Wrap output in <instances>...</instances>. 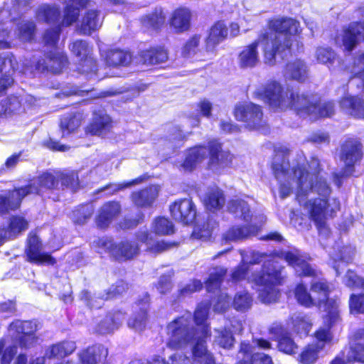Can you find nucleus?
<instances>
[{"mask_svg": "<svg viewBox=\"0 0 364 364\" xmlns=\"http://www.w3.org/2000/svg\"><path fill=\"white\" fill-rule=\"evenodd\" d=\"M309 167L311 172L300 165L290 170L289 161L279 155L275 156L272 164L274 176L280 183L281 197L289 196L292 192V184L295 183L296 200L320 229L325 226L328 213L332 215L340 209V203L335 198L328 203L331 189L321 173L319 160L312 158Z\"/></svg>", "mask_w": 364, "mask_h": 364, "instance_id": "1", "label": "nucleus"}, {"mask_svg": "<svg viewBox=\"0 0 364 364\" xmlns=\"http://www.w3.org/2000/svg\"><path fill=\"white\" fill-rule=\"evenodd\" d=\"M299 23L292 18L275 19L270 22L269 31L262 33L257 39L243 47L237 56V63L240 68L247 69L256 67L259 63L258 46H262L264 63L274 65L277 56L284 58L296 42V50L299 51L302 44L296 40Z\"/></svg>", "mask_w": 364, "mask_h": 364, "instance_id": "2", "label": "nucleus"}, {"mask_svg": "<svg viewBox=\"0 0 364 364\" xmlns=\"http://www.w3.org/2000/svg\"><path fill=\"white\" fill-rule=\"evenodd\" d=\"M208 311V303H201L198 306L194 314V321L198 326L197 329L193 326V317L191 312H186L168 323L167 331L169 341L167 346L177 350L194 341L205 343L204 339L210 336L209 327L206 324Z\"/></svg>", "mask_w": 364, "mask_h": 364, "instance_id": "3", "label": "nucleus"}, {"mask_svg": "<svg viewBox=\"0 0 364 364\" xmlns=\"http://www.w3.org/2000/svg\"><path fill=\"white\" fill-rule=\"evenodd\" d=\"M250 259L247 257V264H256L263 262L261 272L252 276V281L255 282L258 289V298L264 304L276 301L279 295L277 285L282 284L284 279L282 267L273 255H267L259 252H252Z\"/></svg>", "mask_w": 364, "mask_h": 364, "instance_id": "4", "label": "nucleus"}, {"mask_svg": "<svg viewBox=\"0 0 364 364\" xmlns=\"http://www.w3.org/2000/svg\"><path fill=\"white\" fill-rule=\"evenodd\" d=\"M58 171L44 172L25 187L15 188L0 194V214H6L20 207L24 197L29 194H41L42 189L58 187Z\"/></svg>", "mask_w": 364, "mask_h": 364, "instance_id": "5", "label": "nucleus"}, {"mask_svg": "<svg viewBox=\"0 0 364 364\" xmlns=\"http://www.w3.org/2000/svg\"><path fill=\"white\" fill-rule=\"evenodd\" d=\"M209 152V166L211 169L218 171L228 166L232 162V156L228 151L222 149L221 144L216 141H210L208 148L198 146L188 150L182 166L186 171L192 170L197 164L206 158Z\"/></svg>", "mask_w": 364, "mask_h": 364, "instance_id": "6", "label": "nucleus"}, {"mask_svg": "<svg viewBox=\"0 0 364 364\" xmlns=\"http://www.w3.org/2000/svg\"><path fill=\"white\" fill-rule=\"evenodd\" d=\"M289 107L301 117L309 116L311 119L331 117L334 113V105L331 102H321L316 95H308L291 90Z\"/></svg>", "mask_w": 364, "mask_h": 364, "instance_id": "7", "label": "nucleus"}, {"mask_svg": "<svg viewBox=\"0 0 364 364\" xmlns=\"http://www.w3.org/2000/svg\"><path fill=\"white\" fill-rule=\"evenodd\" d=\"M311 291L314 294L316 305L321 311L326 312V319L331 324L336 323L339 320V311L338 301L329 299V287L323 279L314 278L311 284Z\"/></svg>", "mask_w": 364, "mask_h": 364, "instance_id": "8", "label": "nucleus"}, {"mask_svg": "<svg viewBox=\"0 0 364 364\" xmlns=\"http://www.w3.org/2000/svg\"><path fill=\"white\" fill-rule=\"evenodd\" d=\"M285 91L282 85L277 81H271L258 86L254 92V96L267 103L272 108L286 109L289 107V93Z\"/></svg>", "mask_w": 364, "mask_h": 364, "instance_id": "9", "label": "nucleus"}, {"mask_svg": "<svg viewBox=\"0 0 364 364\" xmlns=\"http://www.w3.org/2000/svg\"><path fill=\"white\" fill-rule=\"evenodd\" d=\"M234 114L237 120L244 122L250 129H258L264 124L260 106L251 102L237 105Z\"/></svg>", "mask_w": 364, "mask_h": 364, "instance_id": "10", "label": "nucleus"}, {"mask_svg": "<svg viewBox=\"0 0 364 364\" xmlns=\"http://www.w3.org/2000/svg\"><path fill=\"white\" fill-rule=\"evenodd\" d=\"M101 245L105 247L116 259L128 260L137 255L139 247L136 242L124 240L116 244L110 239H101Z\"/></svg>", "mask_w": 364, "mask_h": 364, "instance_id": "11", "label": "nucleus"}, {"mask_svg": "<svg viewBox=\"0 0 364 364\" xmlns=\"http://www.w3.org/2000/svg\"><path fill=\"white\" fill-rule=\"evenodd\" d=\"M128 289V284L123 280H119L112 285L104 294L92 295L90 291L83 290L80 294V299L91 308H100L102 301L112 299L118 295L122 294Z\"/></svg>", "mask_w": 364, "mask_h": 364, "instance_id": "12", "label": "nucleus"}, {"mask_svg": "<svg viewBox=\"0 0 364 364\" xmlns=\"http://www.w3.org/2000/svg\"><path fill=\"white\" fill-rule=\"evenodd\" d=\"M36 330L37 324L30 321L16 320L9 326V331L16 333V337L18 340L20 346L24 348H30L36 341V337L34 335Z\"/></svg>", "mask_w": 364, "mask_h": 364, "instance_id": "13", "label": "nucleus"}, {"mask_svg": "<svg viewBox=\"0 0 364 364\" xmlns=\"http://www.w3.org/2000/svg\"><path fill=\"white\" fill-rule=\"evenodd\" d=\"M72 53L78 58L80 63V72L91 73L97 71L96 61L91 54V49L85 41H76L70 45Z\"/></svg>", "mask_w": 364, "mask_h": 364, "instance_id": "14", "label": "nucleus"}, {"mask_svg": "<svg viewBox=\"0 0 364 364\" xmlns=\"http://www.w3.org/2000/svg\"><path fill=\"white\" fill-rule=\"evenodd\" d=\"M360 39L364 40V22L351 23L336 38V43L348 51H351Z\"/></svg>", "mask_w": 364, "mask_h": 364, "instance_id": "15", "label": "nucleus"}, {"mask_svg": "<svg viewBox=\"0 0 364 364\" xmlns=\"http://www.w3.org/2000/svg\"><path fill=\"white\" fill-rule=\"evenodd\" d=\"M274 254L277 257L284 259L289 265L292 266L299 276L315 277V270L307 263L305 258L300 255L299 250L282 251Z\"/></svg>", "mask_w": 364, "mask_h": 364, "instance_id": "16", "label": "nucleus"}, {"mask_svg": "<svg viewBox=\"0 0 364 364\" xmlns=\"http://www.w3.org/2000/svg\"><path fill=\"white\" fill-rule=\"evenodd\" d=\"M170 211L176 220L186 225L192 223L196 215L194 204L187 198L176 201L170 206Z\"/></svg>", "mask_w": 364, "mask_h": 364, "instance_id": "17", "label": "nucleus"}, {"mask_svg": "<svg viewBox=\"0 0 364 364\" xmlns=\"http://www.w3.org/2000/svg\"><path fill=\"white\" fill-rule=\"evenodd\" d=\"M41 243L36 235H30L26 250L27 260L38 264H54L55 259L49 254L41 253Z\"/></svg>", "mask_w": 364, "mask_h": 364, "instance_id": "18", "label": "nucleus"}, {"mask_svg": "<svg viewBox=\"0 0 364 364\" xmlns=\"http://www.w3.org/2000/svg\"><path fill=\"white\" fill-rule=\"evenodd\" d=\"M362 144L357 139H348L342 146L341 159L348 167L353 166L363 156Z\"/></svg>", "mask_w": 364, "mask_h": 364, "instance_id": "19", "label": "nucleus"}, {"mask_svg": "<svg viewBox=\"0 0 364 364\" xmlns=\"http://www.w3.org/2000/svg\"><path fill=\"white\" fill-rule=\"evenodd\" d=\"M112 127V120L104 109L95 110L92 122L87 127V132L92 135L103 136Z\"/></svg>", "mask_w": 364, "mask_h": 364, "instance_id": "20", "label": "nucleus"}, {"mask_svg": "<svg viewBox=\"0 0 364 364\" xmlns=\"http://www.w3.org/2000/svg\"><path fill=\"white\" fill-rule=\"evenodd\" d=\"M121 207L119 203L111 201L104 204L99 210L96 224L100 228H107L112 221L119 214Z\"/></svg>", "mask_w": 364, "mask_h": 364, "instance_id": "21", "label": "nucleus"}, {"mask_svg": "<svg viewBox=\"0 0 364 364\" xmlns=\"http://www.w3.org/2000/svg\"><path fill=\"white\" fill-rule=\"evenodd\" d=\"M9 32L6 29L0 30V48H8L10 47V43L6 41ZM16 60L11 53H6L4 55L0 56V72L1 74H10L11 75L14 71Z\"/></svg>", "mask_w": 364, "mask_h": 364, "instance_id": "22", "label": "nucleus"}, {"mask_svg": "<svg viewBox=\"0 0 364 364\" xmlns=\"http://www.w3.org/2000/svg\"><path fill=\"white\" fill-rule=\"evenodd\" d=\"M149 303L148 295L139 301L137 306L139 307V311L134 313L128 320L127 324L130 328L136 331H143L146 325L147 321V309Z\"/></svg>", "mask_w": 364, "mask_h": 364, "instance_id": "23", "label": "nucleus"}, {"mask_svg": "<svg viewBox=\"0 0 364 364\" xmlns=\"http://www.w3.org/2000/svg\"><path fill=\"white\" fill-rule=\"evenodd\" d=\"M191 13L187 8H178L171 16L170 26L176 32L182 33L189 29Z\"/></svg>", "mask_w": 364, "mask_h": 364, "instance_id": "24", "label": "nucleus"}, {"mask_svg": "<svg viewBox=\"0 0 364 364\" xmlns=\"http://www.w3.org/2000/svg\"><path fill=\"white\" fill-rule=\"evenodd\" d=\"M68 58L63 53H50L47 58V61L43 60V63L38 61L36 65L38 70H50L58 73L67 65Z\"/></svg>", "mask_w": 364, "mask_h": 364, "instance_id": "25", "label": "nucleus"}, {"mask_svg": "<svg viewBox=\"0 0 364 364\" xmlns=\"http://www.w3.org/2000/svg\"><path fill=\"white\" fill-rule=\"evenodd\" d=\"M231 326L233 328L232 331L228 329L227 327L215 330L214 342L223 348H230L235 342L232 333L242 331L241 323L238 321H232Z\"/></svg>", "mask_w": 364, "mask_h": 364, "instance_id": "26", "label": "nucleus"}, {"mask_svg": "<svg viewBox=\"0 0 364 364\" xmlns=\"http://www.w3.org/2000/svg\"><path fill=\"white\" fill-rule=\"evenodd\" d=\"M341 109L355 118L364 117V102L358 97L348 96L340 102Z\"/></svg>", "mask_w": 364, "mask_h": 364, "instance_id": "27", "label": "nucleus"}, {"mask_svg": "<svg viewBox=\"0 0 364 364\" xmlns=\"http://www.w3.org/2000/svg\"><path fill=\"white\" fill-rule=\"evenodd\" d=\"M228 36V28L221 21L214 24L210 30L209 35L205 41L206 50L213 52L215 47L223 42Z\"/></svg>", "mask_w": 364, "mask_h": 364, "instance_id": "28", "label": "nucleus"}, {"mask_svg": "<svg viewBox=\"0 0 364 364\" xmlns=\"http://www.w3.org/2000/svg\"><path fill=\"white\" fill-rule=\"evenodd\" d=\"M28 221L21 216H13L10 218L8 230H0V245L6 238H14L28 228Z\"/></svg>", "mask_w": 364, "mask_h": 364, "instance_id": "29", "label": "nucleus"}, {"mask_svg": "<svg viewBox=\"0 0 364 364\" xmlns=\"http://www.w3.org/2000/svg\"><path fill=\"white\" fill-rule=\"evenodd\" d=\"M82 364H99L107 356V350L102 345L87 348L79 354Z\"/></svg>", "mask_w": 364, "mask_h": 364, "instance_id": "30", "label": "nucleus"}, {"mask_svg": "<svg viewBox=\"0 0 364 364\" xmlns=\"http://www.w3.org/2000/svg\"><path fill=\"white\" fill-rule=\"evenodd\" d=\"M159 186H151L132 195V201L137 206L145 207L150 205L159 194Z\"/></svg>", "mask_w": 364, "mask_h": 364, "instance_id": "31", "label": "nucleus"}, {"mask_svg": "<svg viewBox=\"0 0 364 364\" xmlns=\"http://www.w3.org/2000/svg\"><path fill=\"white\" fill-rule=\"evenodd\" d=\"M82 114L80 112L69 113L63 115L60 119V129L63 136L75 132L81 125Z\"/></svg>", "mask_w": 364, "mask_h": 364, "instance_id": "32", "label": "nucleus"}, {"mask_svg": "<svg viewBox=\"0 0 364 364\" xmlns=\"http://www.w3.org/2000/svg\"><path fill=\"white\" fill-rule=\"evenodd\" d=\"M257 226L248 225L242 227L233 226L230 228L224 235L225 241H237L247 238L257 231Z\"/></svg>", "mask_w": 364, "mask_h": 364, "instance_id": "33", "label": "nucleus"}, {"mask_svg": "<svg viewBox=\"0 0 364 364\" xmlns=\"http://www.w3.org/2000/svg\"><path fill=\"white\" fill-rule=\"evenodd\" d=\"M206 208L210 210L221 209L225 203L223 192L218 187L209 188L203 198Z\"/></svg>", "mask_w": 364, "mask_h": 364, "instance_id": "34", "label": "nucleus"}, {"mask_svg": "<svg viewBox=\"0 0 364 364\" xmlns=\"http://www.w3.org/2000/svg\"><path fill=\"white\" fill-rule=\"evenodd\" d=\"M124 315L121 311L108 314L97 326V331L100 333H109L117 329L122 323Z\"/></svg>", "mask_w": 364, "mask_h": 364, "instance_id": "35", "label": "nucleus"}, {"mask_svg": "<svg viewBox=\"0 0 364 364\" xmlns=\"http://www.w3.org/2000/svg\"><path fill=\"white\" fill-rule=\"evenodd\" d=\"M285 76L287 78L299 82L304 81L308 77V69L306 63L301 60L289 63L286 68Z\"/></svg>", "mask_w": 364, "mask_h": 364, "instance_id": "36", "label": "nucleus"}, {"mask_svg": "<svg viewBox=\"0 0 364 364\" xmlns=\"http://www.w3.org/2000/svg\"><path fill=\"white\" fill-rule=\"evenodd\" d=\"M101 25L100 12L97 10H89L82 18L80 32L83 34H90L98 29Z\"/></svg>", "mask_w": 364, "mask_h": 364, "instance_id": "37", "label": "nucleus"}, {"mask_svg": "<svg viewBox=\"0 0 364 364\" xmlns=\"http://www.w3.org/2000/svg\"><path fill=\"white\" fill-rule=\"evenodd\" d=\"M65 1L67 2V6L65 11V16L63 21V24L65 26H70L77 19L80 9L87 5V0Z\"/></svg>", "mask_w": 364, "mask_h": 364, "instance_id": "38", "label": "nucleus"}, {"mask_svg": "<svg viewBox=\"0 0 364 364\" xmlns=\"http://www.w3.org/2000/svg\"><path fill=\"white\" fill-rule=\"evenodd\" d=\"M60 9L55 5L43 4L36 11V18L40 21L55 23L59 20Z\"/></svg>", "mask_w": 364, "mask_h": 364, "instance_id": "39", "label": "nucleus"}, {"mask_svg": "<svg viewBox=\"0 0 364 364\" xmlns=\"http://www.w3.org/2000/svg\"><path fill=\"white\" fill-rule=\"evenodd\" d=\"M348 358L364 363V329H360L356 332L355 342L349 352Z\"/></svg>", "mask_w": 364, "mask_h": 364, "instance_id": "40", "label": "nucleus"}, {"mask_svg": "<svg viewBox=\"0 0 364 364\" xmlns=\"http://www.w3.org/2000/svg\"><path fill=\"white\" fill-rule=\"evenodd\" d=\"M242 256L241 263L232 271L231 278L233 282H239L247 279L249 282H253L251 279L256 273H252L249 276L250 267L247 264V254L244 251L240 252Z\"/></svg>", "mask_w": 364, "mask_h": 364, "instance_id": "41", "label": "nucleus"}, {"mask_svg": "<svg viewBox=\"0 0 364 364\" xmlns=\"http://www.w3.org/2000/svg\"><path fill=\"white\" fill-rule=\"evenodd\" d=\"M168 58L166 51L161 48H151L142 52L141 59L146 65H156L165 62Z\"/></svg>", "mask_w": 364, "mask_h": 364, "instance_id": "42", "label": "nucleus"}, {"mask_svg": "<svg viewBox=\"0 0 364 364\" xmlns=\"http://www.w3.org/2000/svg\"><path fill=\"white\" fill-rule=\"evenodd\" d=\"M229 212L235 214L236 217L242 218L245 221L251 220L252 216L247 203L240 199L232 200L228 203Z\"/></svg>", "mask_w": 364, "mask_h": 364, "instance_id": "43", "label": "nucleus"}, {"mask_svg": "<svg viewBox=\"0 0 364 364\" xmlns=\"http://www.w3.org/2000/svg\"><path fill=\"white\" fill-rule=\"evenodd\" d=\"M132 60L131 53L122 50H112L107 57V62L111 66H127Z\"/></svg>", "mask_w": 364, "mask_h": 364, "instance_id": "44", "label": "nucleus"}, {"mask_svg": "<svg viewBox=\"0 0 364 364\" xmlns=\"http://www.w3.org/2000/svg\"><path fill=\"white\" fill-rule=\"evenodd\" d=\"M195 364H215L212 354L207 350L204 343H196L193 348Z\"/></svg>", "mask_w": 364, "mask_h": 364, "instance_id": "45", "label": "nucleus"}, {"mask_svg": "<svg viewBox=\"0 0 364 364\" xmlns=\"http://www.w3.org/2000/svg\"><path fill=\"white\" fill-rule=\"evenodd\" d=\"M75 348L76 345L75 342L69 341H63L52 346L50 349L46 352V355L49 358H63L71 354Z\"/></svg>", "mask_w": 364, "mask_h": 364, "instance_id": "46", "label": "nucleus"}, {"mask_svg": "<svg viewBox=\"0 0 364 364\" xmlns=\"http://www.w3.org/2000/svg\"><path fill=\"white\" fill-rule=\"evenodd\" d=\"M165 21V15L161 8H157L151 14H149L141 18L144 26L148 28L158 29Z\"/></svg>", "mask_w": 364, "mask_h": 364, "instance_id": "47", "label": "nucleus"}, {"mask_svg": "<svg viewBox=\"0 0 364 364\" xmlns=\"http://www.w3.org/2000/svg\"><path fill=\"white\" fill-rule=\"evenodd\" d=\"M294 328L301 336H306L310 331L311 322L310 318L303 313H297L292 316Z\"/></svg>", "mask_w": 364, "mask_h": 364, "instance_id": "48", "label": "nucleus"}, {"mask_svg": "<svg viewBox=\"0 0 364 364\" xmlns=\"http://www.w3.org/2000/svg\"><path fill=\"white\" fill-rule=\"evenodd\" d=\"M226 272L227 269L223 267L213 268L210 271L209 277L205 282L207 290L211 291L218 288Z\"/></svg>", "mask_w": 364, "mask_h": 364, "instance_id": "49", "label": "nucleus"}, {"mask_svg": "<svg viewBox=\"0 0 364 364\" xmlns=\"http://www.w3.org/2000/svg\"><path fill=\"white\" fill-rule=\"evenodd\" d=\"M252 303V298L246 291L237 292L233 299V306L237 311H245L249 309Z\"/></svg>", "mask_w": 364, "mask_h": 364, "instance_id": "50", "label": "nucleus"}, {"mask_svg": "<svg viewBox=\"0 0 364 364\" xmlns=\"http://www.w3.org/2000/svg\"><path fill=\"white\" fill-rule=\"evenodd\" d=\"M94 213V207L92 204L81 205L73 213V220L75 223L84 224L90 218Z\"/></svg>", "mask_w": 364, "mask_h": 364, "instance_id": "51", "label": "nucleus"}, {"mask_svg": "<svg viewBox=\"0 0 364 364\" xmlns=\"http://www.w3.org/2000/svg\"><path fill=\"white\" fill-rule=\"evenodd\" d=\"M323 345L312 344L306 346L299 355V361L303 364H313L318 358V349Z\"/></svg>", "mask_w": 364, "mask_h": 364, "instance_id": "52", "label": "nucleus"}, {"mask_svg": "<svg viewBox=\"0 0 364 364\" xmlns=\"http://www.w3.org/2000/svg\"><path fill=\"white\" fill-rule=\"evenodd\" d=\"M294 294L297 301L300 304L306 307L316 306V299H314V297L311 296L304 284H299L297 285L295 289Z\"/></svg>", "mask_w": 364, "mask_h": 364, "instance_id": "53", "label": "nucleus"}, {"mask_svg": "<svg viewBox=\"0 0 364 364\" xmlns=\"http://www.w3.org/2000/svg\"><path fill=\"white\" fill-rule=\"evenodd\" d=\"M58 182L60 181L61 186L72 189L75 188L78 186V175L74 171H58Z\"/></svg>", "mask_w": 364, "mask_h": 364, "instance_id": "54", "label": "nucleus"}, {"mask_svg": "<svg viewBox=\"0 0 364 364\" xmlns=\"http://www.w3.org/2000/svg\"><path fill=\"white\" fill-rule=\"evenodd\" d=\"M36 25L32 21H23L18 26V38L22 41H31L35 32Z\"/></svg>", "mask_w": 364, "mask_h": 364, "instance_id": "55", "label": "nucleus"}, {"mask_svg": "<svg viewBox=\"0 0 364 364\" xmlns=\"http://www.w3.org/2000/svg\"><path fill=\"white\" fill-rule=\"evenodd\" d=\"M136 239L141 242L146 243L149 248L153 249L157 252L166 250L169 246L167 243L161 241L157 242L154 247L152 238L149 236V234L145 231L138 232L136 235Z\"/></svg>", "mask_w": 364, "mask_h": 364, "instance_id": "56", "label": "nucleus"}, {"mask_svg": "<svg viewBox=\"0 0 364 364\" xmlns=\"http://www.w3.org/2000/svg\"><path fill=\"white\" fill-rule=\"evenodd\" d=\"M354 255L353 250L350 247H344L339 252V255H331V257L334 260L335 264H333V268L336 272L337 274H340L339 268L340 264H336L337 262L340 261L342 263H348L350 262Z\"/></svg>", "mask_w": 364, "mask_h": 364, "instance_id": "57", "label": "nucleus"}, {"mask_svg": "<svg viewBox=\"0 0 364 364\" xmlns=\"http://www.w3.org/2000/svg\"><path fill=\"white\" fill-rule=\"evenodd\" d=\"M317 61L322 64H331L336 59L335 52L330 48H318L315 53Z\"/></svg>", "mask_w": 364, "mask_h": 364, "instance_id": "58", "label": "nucleus"}, {"mask_svg": "<svg viewBox=\"0 0 364 364\" xmlns=\"http://www.w3.org/2000/svg\"><path fill=\"white\" fill-rule=\"evenodd\" d=\"M154 230L156 234L168 235L173 232V225L167 218H159L154 221Z\"/></svg>", "mask_w": 364, "mask_h": 364, "instance_id": "59", "label": "nucleus"}, {"mask_svg": "<svg viewBox=\"0 0 364 364\" xmlns=\"http://www.w3.org/2000/svg\"><path fill=\"white\" fill-rule=\"evenodd\" d=\"M278 348L287 354H292L296 353L298 346L291 337L284 335L279 341Z\"/></svg>", "mask_w": 364, "mask_h": 364, "instance_id": "60", "label": "nucleus"}, {"mask_svg": "<svg viewBox=\"0 0 364 364\" xmlns=\"http://www.w3.org/2000/svg\"><path fill=\"white\" fill-rule=\"evenodd\" d=\"M141 180L136 178L129 182H123L119 183H110L102 188L100 189L98 192L107 191L108 194H113L117 191L129 188L132 186L139 183Z\"/></svg>", "mask_w": 364, "mask_h": 364, "instance_id": "61", "label": "nucleus"}, {"mask_svg": "<svg viewBox=\"0 0 364 364\" xmlns=\"http://www.w3.org/2000/svg\"><path fill=\"white\" fill-rule=\"evenodd\" d=\"M349 307L351 312L364 314V294H351Z\"/></svg>", "mask_w": 364, "mask_h": 364, "instance_id": "62", "label": "nucleus"}, {"mask_svg": "<svg viewBox=\"0 0 364 364\" xmlns=\"http://www.w3.org/2000/svg\"><path fill=\"white\" fill-rule=\"evenodd\" d=\"M344 283L349 288H362L364 289V279L358 277L354 272L348 271Z\"/></svg>", "mask_w": 364, "mask_h": 364, "instance_id": "63", "label": "nucleus"}, {"mask_svg": "<svg viewBox=\"0 0 364 364\" xmlns=\"http://www.w3.org/2000/svg\"><path fill=\"white\" fill-rule=\"evenodd\" d=\"M254 348L250 343L242 342L239 354L242 355V359L237 364H254L252 359Z\"/></svg>", "mask_w": 364, "mask_h": 364, "instance_id": "64", "label": "nucleus"}]
</instances>
